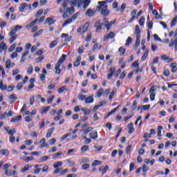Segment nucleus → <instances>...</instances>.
<instances>
[{"label": "nucleus", "instance_id": "37998d69", "mask_svg": "<svg viewBox=\"0 0 177 177\" xmlns=\"http://www.w3.org/2000/svg\"><path fill=\"white\" fill-rule=\"evenodd\" d=\"M93 130V127H88L87 129L83 130V133L86 135V133H89L91 131Z\"/></svg>", "mask_w": 177, "mask_h": 177}, {"label": "nucleus", "instance_id": "423d86ee", "mask_svg": "<svg viewBox=\"0 0 177 177\" xmlns=\"http://www.w3.org/2000/svg\"><path fill=\"white\" fill-rule=\"evenodd\" d=\"M135 34H136V39H140L141 31H140V28L139 27V25L136 26Z\"/></svg>", "mask_w": 177, "mask_h": 177}, {"label": "nucleus", "instance_id": "4c0bfd02", "mask_svg": "<svg viewBox=\"0 0 177 177\" xmlns=\"http://www.w3.org/2000/svg\"><path fill=\"white\" fill-rule=\"evenodd\" d=\"M73 23V19H71V18L66 21H65V22L64 23V24L62 25L63 27H66L67 26H68V24H71Z\"/></svg>", "mask_w": 177, "mask_h": 177}, {"label": "nucleus", "instance_id": "f03ea898", "mask_svg": "<svg viewBox=\"0 0 177 177\" xmlns=\"http://www.w3.org/2000/svg\"><path fill=\"white\" fill-rule=\"evenodd\" d=\"M66 59H67V55L63 54L58 59L57 63L55 64V74H60L62 73V69H60V66H62V63L66 62Z\"/></svg>", "mask_w": 177, "mask_h": 177}, {"label": "nucleus", "instance_id": "4468645a", "mask_svg": "<svg viewBox=\"0 0 177 177\" xmlns=\"http://www.w3.org/2000/svg\"><path fill=\"white\" fill-rule=\"evenodd\" d=\"M161 59H162V60L167 62V63H171V62H172V60H173L172 58H169L167 55H162Z\"/></svg>", "mask_w": 177, "mask_h": 177}, {"label": "nucleus", "instance_id": "49530a36", "mask_svg": "<svg viewBox=\"0 0 177 177\" xmlns=\"http://www.w3.org/2000/svg\"><path fill=\"white\" fill-rule=\"evenodd\" d=\"M67 164H68L69 167H74V165H75V162L72 161L71 159H68Z\"/></svg>", "mask_w": 177, "mask_h": 177}, {"label": "nucleus", "instance_id": "5fc2aeb1", "mask_svg": "<svg viewBox=\"0 0 177 177\" xmlns=\"http://www.w3.org/2000/svg\"><path fill=\"white\" fill-rule=\"evenodd\" d=\"M8 133L10 136H13V135H15V133H16V129H10L9 131L8 132Z\"/></svg>", "mask_w": 177, "mask_h": 177}, {"label": "nucleus", "instance_id": "58836bf2", "mask_svg": "<svg viewBox=\"0 0 177 177\" xmlns=\"http://www.w3.org/2000/svg\"><path fill=\"white\" fill-rule=\"evenodd\" d=\"M102 164V161L95 160L91 164V167H96V165H100Z\"/></svg>", "mask_w": 177, "mask_h": 177}, {"label": "nucleus", "instance_id": "aec40b11", "mask_svg": "<svg viewBox=\"0 0 177 177\" xmlns=\"http://www.w3.org/2000/svg\"><path fill=\"white\" fill-rule=\"evenodd\" d=\"M50 110V106H42L41 107V114H46Z\"/></svg>", "mask_w": 177, "mask_h": 177}, {"label": "nucleus", "instance_id": "f257e3e1", "mask_svg": "<svg viewBox=\"0 0 177 177\" xmlns=\"http://www.w3.org/2000/svg\"><path fill=\"white\" fill-rule=\"evenodd\" d=\"M109 1L105 0L102 1H98V6L96 8L97 12H100V15L104 16V17H107L110 15V10H109V6L106 3Z\"/></svg>", "mask_w": 177, "mask_h": 177}, {"label": "nucleus", "instance_id": "473e14b6", "mask_svg": "<svg viewBox=\"0 0 177 177\" xmlns=\"http://www.w3.org/2000/svg\"><path fill=\"white\" fill-rule=\"evenodd\" d=\"M8 86H6V84H4L3 82H2V80L0 82V89L1 91H6Z\"/></svg>", "mask_w": 177, "mask_h": 177}, {"label": "nucleus", "instance_id": "b1692460", "mask_svg": "<svg viewBox=\"0 0 177 177\" xmlns=\"http://www.w3.org/2000/svg\"><path fill=\"white\" fill-rule=\"evenodd\" d=\"M46 139L45 138H43L41 140H40V143H41L40 147L41 149H44V147H45V146H48V143H46Z\"/></svg>", "mask_w": 177, "mask_h": 177}, {"label": "nucleus", "instance_id": "c85d7f7f", "mask_svg": "<svg viewBox=\"0 0 177 177\" xmlns=\"http://www.w3.org/2000/svg\"><path fill=\"white\" fill-rule=\"evenodd\" d=\"M55 46H57V40H54L53 42H51L49 44L50 49H53V48H55Z\"/></svg>", "mask_w": 177, "mask_h": 177}, {"label": "nucleus", "instance_id": "0eeeda50", "mask_svg": "<svg viewBox=\"0 0 177 177\" xmlns=\"http://www.w3.org/2000/svg\"><path fill=\"white\" fill-rule=\"evenodd\" d=\"M109 74L107 75L108 80H110L113 75H114V73H115V67H111L108 71Z\"/></svg>", "mask_w": 177, "mask_h": 177}, {"label": "nucleus", "instance_id": "680f3d73", "mask_svg": "<svg viewBox=\"0 0 177 177\" xmlns=\"http://www.w3.org/2000/svg\"><path fill=\"white\" fill-rule=\"evenodd\" d=\"M102 95H103V88H100V90H98L97 91V96L98 97H100L102 96Z\"/></svg>", "mask_w": 177, "mask_h": 177}, {"label": "nucleus", "instance_id": "052dcab7", "mask_svg": "<svg viewBox=\"0 0 177 177\" xmlns=\"http://www.w3.org/2000/svg\"><path fill=\"white\" fill-rule=\"evenodd\" d=\"M53 99H55V95H53L47 99L48 104H50L53 102Z\"/></svg>", "mask_w": 177, "mask_h": 177}, {"label": "nucleus", "instance_id": "e2e57ef3", "mask_svg": "<svg viewBox=\"0 0 177 177\" xmlns=\"http://www.w3.org/2000/svg\"><path fill=\"white\" fill-rule=\"evenodd\" d=\"M149 167H147V165H146V164H144L142 165V172H147V171H149Z\"/></svg>", "mask_w": 177, "mask_h": 177}, {"label": "nucleus", "instance_id": "1a4fd4ad", "mask_svg": "<svg viewBox=\"0 0 177 177\" xmlns=\"http://www.w3.org/2000/svg\"><path fill=\"white\" fill-rule=\"evenodd\" d=\"M55 24V20H53V17H48L44 22V24H48L49 26H52V24Z\"/></svg>", "mask_w": 177, "mask_h": 177}, {"label": "nucleus", "instance_id": "f8f14e48", "mask_svg": "<svg viewBox=\"0 0 177 177\" xmlns=\"http://www.w3.org/2000/svg\"><path fill=\"white\" fill-rule=\"evenodd\" d=\"M53 131H55V127H52L50 129H49L47 131L46 138H50L52 136V135H53Z\"/></svg>", "mask_w": 177, "mask_h": 177}, {"label": "nucleus", "instance_id": "3c124183", "mask_svg": "<svg viewBox=\"0 0 177 177\" xmlns=\"http://www.w3.org/2000/svg\"><path fill=\"white\" fill-rule=\"evenodd\" d=\"M139 45H140V39H136L134 49H138V48H139Z\"/></svg>", "mask_w": 177, "mask_h": 177}, {"label": "nucleus", "instance_id": "a211bd4d", "mask_svg": "<svg viewBox=\"0 0 177 177\" xmlns=\"http://www.w3.org/2000/svg\"><path fill=\"white\" fill-rule=\"evenodd\" d=\"M8 50V46H6V44L2 41L0 44V52H2V50Z\"/></svg>", "mask_w": 177, "mask_h": 177}, {"label": "nucleus", "instance_id": "6ab92c4d", "mask_svg": "<svg viewBox=\"0 0 177 177\" xmlns=\"http://www.w3.org/2000/svg\"><path fill=\"white\" fill-rule=\"evenodd\" d=\"M20 120H21V115H19L18 116H15L14 118H11V122H17L19 121H20Z\"/></svg>", "mask_w": 177, "mask_h": 177}, {"label": "nucleus", "instance_id": "bf43d9fd", "mask_svg": "<svg viewBox=\"0 0 177 177\" xmlns=\"http://www.w3.org/2000/svg\"><path fill=\"white\" fill-rule=\"evenodd\" d=\"M78 16H80V12H76L75 15L72 16L71 19H72V21H74V20H77V17H78Z\"/></svg>", "mask_w": 177, "mask_h": 177}, {"label": "nucleus", "instance_id": "e433bc0d", "mask_svg": "<svg viewBox=\"0 0 177 177\" xmlns=\"http://www.w3.org/2000/svg\"><path fill=\"white\" fill-rule=\"evenodd\" d=\"M84 50H85V47H84V46H81L79 47L77 53L79 55H82V53H84Z\"/></svg>", "mask_w": 177, "mask_h": 177}, {"label": "nucleus", "instance_id": "ea45409f", "mask_svg": "<svg viewBox=\"0 0 177 177\" xmlns=\"http://www.w3.org/2000/svg\"><path fill=\"white\" fill-rule=\"evenodd\" d=\"M0 154H2V156H8L9 154V151L8 149H1L0 151Z\"/></svg>", "mask_w": 177, "mask_h": 177}, {"label": "nucleus", "instance_id": "13d9d810", "mask_svg": "<svg viewBox=\"0 0 177 177\" xmlns=\"http://www.w3.org/2000/svg\"><path fill=\"white\" fill-rule=\"evenodd\" d=\"M16 45L17 44L15 43L14 44L11 45L10 47L8 49V52H13V50H15V48H16Z\"/></svg>", "mask_w": 177, "mask_h": 177}, {"label": "nucleus", "instance_id": "7c9ffc66", "mask_svg": "<svg viewBox=\"0 0 177 177\" xmlns=\"http://www.w3.org/2000/svg\"><path fill=\"white\" fill-rule=\"evenodd\" d=\"M147 56H149V50H147L141 57L142 62H145V60H146L147 58Z\"/></svg>", "mask_w": 177, "mask_h": 177}, {"label": "nucleus", "instance_id": "412c9836", "mask_svg": "<svg viewBox=\"0 0 177 177\" xmlns=\"http://www.w3.org/2000/svg\"><path fill=\"white\" fill-rule=\"evenodd\" d=\"M91 3V0H83V8L86 9Z\"/></svg>", "mask_w": 177, "mask_h": 177}, {"label": "nucleus", "instance_id": "09e8293b", "mask_svg": "<svg viewBox=\"0 0 177 177\" xmlns=\"http://www.w3.org/2000/svg\"><path fill=\"white\" fill-rule=\"evenodd\" d=\"M10 100H13V102H16L17 100V97H16L15 94H12L9 96Z\"/></svg>", "mask_w": 177, "mask_h": 177}, {"label": "nucleus", "instance_id": "9d476101", "mask_svg": "<svg viewBox=\"0 0 177 177\" xmlns=\"http://www.w3.org/2000/svg\"><path fill=\"white\" fill-rule=\"evenodd\" d=\"M89 136L93 140H96L97 139V131H93L89 133Z\"/></svg>", "mask_w": 177, "mask_h": 177}, {"label": "nucleus", "instance_id": "c756f323", "mask_svg": "<svg viewBox=\"0 0 177 177\" xmlns=\"http://www.w3.org/2000/svg\"><path fill=\"white\" fill-rule=\"evenodd\" d=\"M88 28H89V23L86 22L82 28V32H86V31H88Z\"/></svg>", "mask_w": 177, "mask_h": 177}, {"label": "nucleus", "instance_id": "6e6552de", "mask_svg": "<svg viewBox=\"0 0 177 177\" xmlns=\"http://www.w3.org/2000/svg\"><path fill=\"white\" fill-rule=\"evenodd\" d=\"M95 13H96V11L89 8V9L87 10V11L86 12L85 15L88 17H92V16H93L95 15Z\"/></svg>", "mask_w": 177, "mask_h": 177}, {"label": "nucleus", "instance_id": "72a5a7b5", "mask_svg": "<svg viewBox=\"0 0 177 177\" xmlns=\"http://www.w3.org/2000/svg\"><path fill=\"white\" fill-rule=\"evenodd\" d=\"M126 49L124 48V47H120L119 49H118V52H120V56H124V55H125V52H126Z\"/></svg>", "mask_w": 177, "mask_h": 177}, {"label": "nucleus", "instance_id": "de8ad7c7", "mask_svg": "<svg viewBox=\"0 0 177 177\" xmlns=\"http://www.w3.org/2000/svg\"><path fill=\"white\" fill-rule=\"evenodd\" d=\"M157 89V86L153 85L149 89V93H154V91Z\"/></svg>", "mask_w": 177, "mask_h": 177}, {"label": "nucleus", "instance_id": "0e129e2a", "mask_svg": "<svg viewBox=\"0 0 177 177\" xmlns=\"http://www.w3.org/2000/svg\"><path fill=\"white\" fill-rule=\"evenodd\" d=\"M63 165V162H57L54 165V168H59V167H62Z\"/></svg>", "mask_w": 177, "mask_h": 177}, {"label": "nucleus", "instance_id": "864d4df0", "mask_svg": "<svg viewBox=\"0 0 177 177\" xmlns=\"http://www.w3.org/2000/svg\"><path fill=\"white\" fill-rule=\"evenodd\" d=\"M79 2H80V0H71V3L73 7L77 6Z\"/></svg>", "mask_w": 177, "mask_h": 177}, {"label": "nucleus", "instance_id": "a18cd8bd", "mask_svg": "<svg viewBox=\"0 0 177 177\" xmlns=\"http://www.w3.org/2000/svg\"><path fill=\"white\" fill-rule=\"evenodd\" d=\"M42 32H44V30L41 29L33 35V37L35 38L36 37H39V35H41Z\"/></svg>", "mask_w": 177, "mask_h": 177}, {"label": "nucleus", "instance_id": "7ed1b4c3", "mask_svg": "<svg viewBox=\"0 0 177 177\" xmlns=\"http://www.w3.org/2000/svg\"><path fill=\"white\" fill-rule=\"evenodd\" d=\"M12 167V165L10 163H6L3 165V169L5 171L4 174L7 176H12V170H9V168Z\"/></svg>", "mask_w": 177, "mask_h": 177}, {"label": "nucleus", "instance_id": "f704fd0d", "mask_svg": "<svg viewBox=\"0 0 177 177\" xmlns=\"http://www.w3.org/2000/svg\"><path fill=\"white\" fill-rule=\"evenodd\" d=\"M146 19L145 18V17H141L140 20H139V24L140 26H141V27H143L145 26V21Z\"/></svg>", "mask_w": 177, "mask_h": 177}, {"label": "nucleus", "instance_id": "603ef678", "mask_svg": "<svg viewBox=\"0 0 177 177\" xmlns=\"http://www.w3.org/2000/svg\"><path fill=\"white\" fill-rule=\"evenodd\" d=\"M159 59L158 57H156L153 58V62L151 63V66H154V64L158 63Z\"/></svg>", "mask_w": 177, "mask_h": 177}, {"label": "nucleus", "instance_id": "bb28decb", "mask_svg": "<svg viewBox=\"0 0 177 177\" xmlns=\"http://www.w3.org/2000/svg\"><path fill=\"white\" fill-rule=\"evenodd\" d=\"M81 62V56H78L76 59V61L74 62V67H78L80 66V63Z\"/></svg>", "mask_w": 177, "mask_h": 177}, {"label": "nucleus", "instance_id": "69168bd1", "mask_svg": "<svg viewBox=\"0 0 177 177\" xmlns=\"http://www.w3.org/2000/svg\"><path fill=\"white\" fill-rule=\"evenodd\" d=\"M161 131H162V126L158 127V136L161 137Z\"/></svg>", "mask_w": 177, "mask_h": 177}, {"label": "nucleus", "instance_id": "774afa93", "mask_svg": "<svg viewBox=\"0 0 177 177\" xmlns=\"http://www.w3.org/2000/svg\"><path fill=\"white\" fill-rule=\"evenodd\" d=\"M88 149H89V146L84 145V146L82 147L81 150H82V151H86V150H88Z\"/></svg>", "mask_w": 177, "mask_h": 177}, {"label": "nucleus", "instance_id": "6e6d98bb", "mask_svg": "<svg viewBox=\"0 0 177 177\" xmlns=\"http://www.w3.org/2000/svg\"><path fill=\"white\" fill-rule=\"evenodd\" d=\"M10 66H11V62H10V59H7L6 61V68L9 69L10 68Z\"/></svg>", "mask_w": 177, "mask_h": 177}, {"label": "nucleus", "instance_id": "a19ab883", "mask_svg": "<svg viewBox=\"0 0 177 177\" xmlns=\"http://www.w3.org/2000/svg\"><path fill=\"white\" fill-rule=\"evenodd\" d=\"M77 97H78L79 100L84 101V100H86V95H85L84 94H79Z\"/></svg>", "mask_w": 177, "mask_h": 177}, {"label": "nucleus", "instance_id": "c9c22d12", "mask_svg": "<svg viewBox=\"0 0 177 177\" xmlns=\"http://www.w3.org/2000/svg\"><path fill=\"white\" fill-rule=\"evenodd\" d=\"M127 8V4L125 3H122L121 7H120V9H117V12H121V13H122V12H124V10H125V8Z\"/></svg>", "mask_w": 177, "mask_h": 177}, {"label": "nucleus", "instance_id": "f3484780", "mask_svg": "<svg viewBox=\"0 0 177 177\" xmlns=\"http://www.w3.org/2000/svg\"><path fill=\"white\" fill-rule=\"evenodd\" d=\"M66 12L69 13V15H73L75 12V9L74 8V6H71L70 8H67L65 10Z\"/></svg>", "mask_w": 177, "mask_h": 177}, {"label": "nucleus", "instance_id": "cd10ccee", "mask_svg": "<svg viewBox=\"0 0 177 177\" xmlns=\"http://www.w3.org/2000/svg\"><path fill=\"white\" fill-rule=\"evenodd\" d=\"M104 27H106L107 31L111 28V26H113V24L111 22H108L107 21H105V24H104Z\"/></svg>", "mask_w": 177, "mask_h": 177}, {"label": "nucleus", "instance_id": "338daca9", "mask_svg": "<svg viewBox=\"0 0 177 177\" xmlns=\"http://www.w3.org/2000/svg\"><path fill=\"white\" fill-rule=\"evenodd\" d=\"M32 118H33L31 116H26L25 118V121H26V122H30L32 121Z\"/></svg>", "mask_w": 177, "mask_h": 177}, {"label": "nucleus", "instance_id": "20e7f679", "mask_svg": "<svg viewBox=\"0 0 177 177\" xmlns=\"http://www.w3.org/2000/svg\"><path fill=\"white\" fill-rule=\"evenodd\" d=\"M9 37H11L9 39L10 44H13L16 39L17 38V35H16V30H12L10 32L8 33Z\"/></svg>", "mask_w": 177, "mask_h": 177}, {"label": "nucleus", "instance_id": "4d7b16f0", "mask_svg": "<svg viewBox=\"0 0 177 177\" xmlns=\"http://www.w3.org/2000/svg\"><path fill=\"white\" fill-rule=\"evenodd\" d=\"M132 67H135V68H139V61L136 60L132 64Z\"/></svg>", "mask_w": 177, "mask_h": 177}, {"label": "nucleus", "instance_id": "8fccbe9b", "mask_svg": "<svg viewBox=\"0 0 177 177\" xmlns=\"http://www.w3.org/2000/svg\"><path fill=\"white\" fill-rule=\"evenodd\" d=\"M50 158V156H45L44 157L40 158V160L43 162H45V161H48Z\"/></svg>", "mask_w": 177, "mask_h": 177}, {"label": "nucleus", "instance_id": "393cba45", "mask_svg": "<svg viewBox=\"0 0 177 177\" xmlns=\"http://www.w3.org/2000/svg\"><path fill=\"white\" fill-rule=\"evenodd\" d=\"M28 53H30V52L27 50L22 54V57L21 58V60H20L21 63H23L24 60H26V57L28 56Z\"/></svg>", "mask_w": 177, "mask_h": 177}, {"label": "nucleus", "instance_id": "2f4dec72", "mask_svg": "<svg viewBox=\"0 0 177 177\" xmlns=\"http://www.w3.org/2000/svg\"><path fill=\"white\" fill-rule=\"evenodd\" d=\"M119 107H121V105H118L116 108L112 109L109 113H108V117H110V115H112L113 114H114V113L115 111H117V110L118 109Z\"/></svg>", "mask_w": 177, "mask_h": 177}, {"label": "nucleus", "instance_id": "39448f33", "mask_svg": "<svg viewBox=\"0 0 177 177\" xmlns=\"http://www.w3.org/2000/svg\"><path fill=\"white\" fill-rule=\"evenodd\" d=\"M115 37V34L114 32H110L109 34L106 35L104 37V41H107V39H113V38Z\"/></svg>", "mask_w": 177, "mask_h": 177}, {"label": "nucleus", "instance_id": "9b49d317", "mask_svg": "<svg viewBox=\"0 0 177 177\" xmlns=\"http://www.w3.org/2000/svg\"><path fill=\"white\" fill-rule=\"evenodd\" d=\"M127 128L129 129L128 133H129V135L135 132V128H133V123L131 122L130 124H129L127 125Z\"/></svg>", "mask_w": 177, "mask_h": 177}, {"label": "nucleus", "instance_id": "2eb2a0df", "mask_svg": "<svg viewBox=\"0 0 177 177\" xmlns=\"http://www.w3.org/2000/svg\"><path fill=\"white\" fill-rule=\"evenodd\" d=\"M30 168H32V165H26L21 170V174H24V172L28 171Z\"/></svg>", "mask_w": 177, "mask_h": 177}, {"label": "nucleus", "instance_id": "79ce46f5", "mask_svg": "<svg viewBox=\"0 0 177 177\" xmlns=\"http://www.w3.org/2000/svg\"><path fill=\"white\" fill-rule=\"evenodd\" d=\"M66 90L68 91L66 86H63L62 87H61L58 89V93H63V92H64V91H66Z\"/></svg>", "mask_w": 177, "mask_h": 177}, {"label": "nucleus", "instance_id": "a878e982", "mask_svg": "<svg viewBox=\"0 0 177 177\" xmlns=\"http://www.w3.org/2000/svg\"><path fill=\"white\" fill-rule=\"evenodd\" d=\"M28 6L27 3H24L21 4V6L19 8V12H24V9H26Z\"/></svg>", "mask_w": 177, "mask_h": 177}, {"label": "nucleus", "instance_id": "4be33fe9", "mask_svg": "<svg viewBox=\"0 0 177 177\" xmlns=\"http://www.w3.org/2000/svg\"><path fill=\"white\" fill-rule=\"evenodd\" d=\"M70 3V0H65L62 3V7L64 8V10H66L67 8H68V4Z\"/></svg>", "mask_w": 177, "mask_h": 177}, {"label": "nucleus", "instance_id": "c03bdc74", "mask_svg": "<svg viewBox=\"0 0 177 177\" xmlns=\"http://www.w3.org/2000/svg\"><path fill=\"white\" fill-rule=\"evenodd\" d=\"M132 43V37H129L126 40L125 46H129V44Z\"/></svg>", "mask_w": 177, "mask_h": 177}, {"label": "nucleus", "instance_id": "dca6fc26", "mask_svg": "<svg viewBox=\"0 0 177 177\" xmlns=\"http://www.w3.org/2000/svg\"><path fill=\"white\" fill-rule=\"evenodd\" d=\"M93 102H94V100L92 95H90L88 97H86L85 103H86V104H89L90 103H93Z\"/></svg>", "mask_w": 177, "mask_h": 177}, {"label": "nucleus", "instance_id": "ddd939ff", "mask_svg": "<svg viewBox=\"0 0 177 177\" xmlns=\"http://www.w3.org/2000/svg\"><path fill=\"white\" fill-rule=\"evenodd\" d=\"M37 21H38V19H35L33 21H32L29 24L26 25V28H27V30H30V28H31V27H32V26H34L35 24H37Z\"/></svg>", "mask_w": 177, "mask_h": 177}, {"label": "nucleus", "instance_id": "5701e85b", "mask_svg": "<svg viewBox=\"0 0 177 177\" xmlns=\"http://www.w3.org/2000/svg\"><path fill=\"white\" fill-rule=\"evenodd\" d=\"M171 73H176L177 71V64L176 62H173L171 64Z\"/></svg>", "mask_w": 177, "mask_h": 177}]
</instances>
